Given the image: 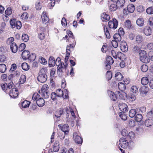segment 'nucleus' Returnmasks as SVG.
Returning a JSON list of instances; mask_svg holds the SVG:
<instances>
[{
    "instance_id": "1",
    "label": "nucleus",
    "mask_w": 153,
    "mask_h": 153,
    "mask_svg": "<svg viewBox=\"0 0 153 153\" xmlns=\"http://www.w3.org/2000/svg\"><path fill=\"white\" fill-rule=\"evenodd\" d=\"M47 69L42 68L39 71V75L37 77L38 80L41 83L45 82L47 79V76L46 74Z\"/></svg>"
},
{
    "instance_id": "2",
    "label": "nucleus",
    "mask_w": 153,
    "mask_h": 153,
    "mask_svg": "<svg viewBox=\"0 0 153 153\" xmlns=\"http://www.w3.org/2000/svg\"><path fill=\"white\" fill-rule=\"evenodd\" d=\"M140 60L143 62L147 63L150 61V56L148 55L146 51L144 50H141L139 53Z\"/></svg>"
},
{
    "instance_id": "3",
    "label": "nucleus",
    "mask_w": 153,
    "mask_h": 153,
    "mask_svg": "<svg viewBox=\"0 0 153 153\" xmlns=\"http://www.w3.org/2000/svg\"><path fill=\"white\" fill-rule=\"evenodd\" d=\"M69 110L68 108H66L65 111L66 112V121L68 123L71 121L70 119H75L76 116L74 111L72 110L71 108H70Z\"/></svg>"
},
{
    "instance_id": "4",
    "label": "nucleus",
    "mask_w": 153,
    "mask_h": 153,
    "mask_svg": "<svg viewBox=\"0 0 153 153\" xmlns=\"http://www.w3.org/2000/svg\"><path fill=\"white\" fill-rule=\"evenodd\" d=\"M10 22L12 28H16L17 29H19L21 27L22 24L20 21H16L15 19H11Z\"/></svg>"
},
{
    "instance_id": "5",
    "label": "nucleus",
    "mask_w": 153,
    "mask_h": 153,
    "mask_svg": "<svg viewBox=\"0 0 153 153\" xmlns=\"http://www.w3.org/2000/svg\"><path fill=\"white\" fill-rule=\"evenodd\" d=\"M113 38L114 39L112 41V44L114 47L117 48L118 45V42L121 40V37L119 34H115Z\"/></svg>"
},
{
    "instance_id": "6",
    "label": "nucleus",
    "mask_w": 153,
    "mask_h": 153,
    "mask_svg": "<svg viewBox=\"0 0 153 153\" xmlns=\"http://www.w3.org/2000/svg\"><path fill=\"white\" fill-rule=\"evenodd\" d=\"M64 115L63 109L62 108H60L57 110L54 114V118L56 122H58L60 120V117L62 114Z\"/></svg>"
},
{
    "instance_id": "7",
    "label": "nucleus",
    "mask_w": 153,
    "mask_h": 153,
    "mask_svg": "<svg viewBox=\"0 0 153 153\" xmlns=\"http://www.w3.org/2000/svg\"><path fill=\"white\" fill-rule=\"evenodd\" d=\"M108 25L110 29H115L117 27L118 25V22L114 18L112 20L109 21L108 22Z\"/></svg>"
},
{
    "instance_id": "8",
    "label": "nucleus",
    "mask_w": 153,
    "mask_h": 153,
    "mask_svg": "<svg viewBox=\"0 0 153 153\" xmlns=\"http://www.w3.org/2000/svg\"><path fill=\"white\" fill-rule=\"evenodd\" d=\"M119 147L123 149L126 148L128 145V141L124 138H121L119 140Z\"/></svg>"
},
{
    "instance_id": "9",
    "label": "nucleus",
    "mask_w": 153,
    "mask_h": 153,
    "mask_svg": "<svg viewBox=\"0 0 153 153\" xmlns=\"http://www.w3.org/2000/svg\"><path fill=\"white\" fill-rule=\"evenodd\" d=\"M108 93L111 99L114 101H116L117 99V94L119 96H120L121 94L120 92L119 91H117L116 92V94H115L113 92L110 91H108Z\"/></svg>"
},
{
    "instance_id": "10",
    "label": "nucleus",
    "mask_w": 153,
    "mask_h": 153,
    "mask_svg": "<svg viewBox=\"0 0 153 153\" xmlns=\"http://www.w3.org/2000/svg\"><path fill=\"white\" fill-rule=\"evenodd\" d=\"M59 127L62 131L64 132L65 134H67V133L69 132V128L68 124H66L64 125L60 124L59 125Z\"/></svg>"
},
{
    "instance_id": "11",
    "label": "nucleus",
    "mask_w": 153,
    "mask_h": 153,
    "mask_svg": "<svg viewBox=\"0 0 153 153\" xmlns=\"http://www.w3.org/2000/svg\"><path fill=\"white\" fill-rule=\"evenodd\" d=\"M73 138L76 143L79 144L82 143V139L76 132H75L73 134Z\"/></svg>"
},
{
    "instance_id": "12",
    "label": "nucleus",
    "mask_w": 153,
    "mask_h": 153,
    "mask_svg": "<svg viewBox=\"0 0 153 153\" xmlns=\"http://www.w3.org/2000/svg\"><path fill=\"white\" fill-rule=\"evenodd\" d=\"M58 91L59 92L58 94H56V93L53 92L51 94V99L54 100L56 99V97H61L63 96V91L60 89H59Z\"/></svg>"
},
{
    "instance_id": "13",
    "label": "nucleus",
    "mask_w": 153,
    "mask_h": 153,
    "mask_svg": "<svg viewBox=\"0 0 153 153\" xmlns=\"http://www.w3.org/2000/svg\"><path fill=\"white\" fill-rule=\"evenodd\" d=\"M18 91L17 89L13 88L10 91L9 95L11 98H16L18 95Z\"/></svg>"
},
{
    "instance_id": "14",
    "label": "nucleus",
    "mask_w": 153,
    "mask_h": 153,
    "mask_svg": "<svg viewBox=\"0 0 153 153\" xmlns=\"http://www.w3.org/2000/svg\"><path fill=\"white\" fill-rule=\"evenodd\" d=\"M120 110L123 113L126 112L128 111L127 105L125 103H120L119 105Z\"/></svg>"
},
{
    "instance_id": "15",
    "label": "nucleus",
    "mask_w": 153,
    "mask_h": 153,
    "mask_svg": "<svg viewBox=\"0 0 153 153\" xmlns=\"http://www.w3.org/2000/svg\"><path fill=\"white\" fill-rule=\"evenodd\" d=\"M120 48L121 51L123 52L127 51L128 47L127 44L125 41H122L120 43Z\"/></svg>"
},
{
    "instance_id": "16",
    "label": "nucleus",
    "mask_w": 153,
    "mask_h": 153,
    "mask_svg": "<svg viewBox=\"0 0 153 153\" xmlns=\"http://www.w3.org/2000/svg\"><path fill=\"white\" fill-rule=\"evenodd\" d=\"M149 88L146 86H143L140 89V94L142 96H145L148 92Z\"/></svg>"
},
{
    "instance_id": "17",
    "label": "nucleus",
    "mask_w": 153,
    "mask_h": 153,
    "mask_svg": "<svg viewBox=\"0 0 153 153\" xmlns=\"http://www.w3.org/2000/svg\"><path fill=\"white\" fill-rule=\"evenodd\" d=\"M10 48L11 51L13 53H16L18 50V46L16 43L13 42L10 45Z\"/></svg>"
},
{
    "instance_id": "18",
    "label": "nucleus",
    "mask_w": 153,
    "mask_h": 153,
    "mask_svg": "<svg viewBox=\"0 0 153 153\" xmlns=\"http://www.w3.org/2000/svg\"><path fill=\"white\" fill-rule=\"evenodd\" d=\"M46 13L45 12H44L42 13V16L41 17L42 20V22L44 24H46L48 22L49 19L46 15Z\"/></svg>"
},
{
    "instance_id": "19",
    "label": "nucleus",
    "mask_w": 153,
    "mask_h": 153,
    "mask_svg": "<svg viewBox=\"0 0 153 153\" xmlns=\"http://www.w3.org/2000/svg\"><path fill=\"white\" fill-rule=\"evenodd\" d=\"M153 124V120L152 119L148 118L145 121V125L146 126L149 127Z\"/></svg>"
},
{
    "instance_id": "20",
    "label": "nucleus",
    "mask_w": 153,
    "mask_h": 153,
    "mask_svg": "<svg viewBox=\"0 0 153 153\" xmlns=\"http://www.w3.org/2000/svg\"><path fill=\"white\" fill-rule=\"evenodd\" d=\"M144 33L147 36H150L152 33L151 28L150 27H147L145 28L144 30Z\"/></svg>"
},
{
    "instance_id": "21",
    "label": "nucleus",
    "mask_w": 153,
    "mask_h": 153,
    "mask_svg": "<svg viewBox=\"0 0 153 153\" xmlns=\"http://www.w3.org/2000/svg\"><path fill=\"white\" fill-rule=\"evenodd\" d=\"M125 0H117L116 2V4L118 8L123 7L125 5Z\"/></svg>"
},
{
    "instance_id": "22",
    "label": "nucleus",
    "mask_w": 153,
    "mask_h": 153,
    "mask_svg": "<svg viewBox=\"0 0 153 153\" xmlns=\"http://www.w3.org/2000/svg\"><path fill=\"white\" fill-rule=\"evenodd\" d=\"M101 19L103 22H107L110 19V16L105 13H103L101 15Z\"/></svg>"
},
{
    "instance_id": "23",
    "label": "nucleus",
    "mask_w": 153,
    "mask_h": 153,
    "mask_svg": "<svg viewBox=\"0 0 153 153\" xmlns=\"http://www.w3.org/2000/svg\"><path fill=\"white\" fill-rule=\"evenodd\" d=\"M56 60H55L53 57L51 56L49 58L48 64L50 67H53L56 65Z\"/></svg>"
},
{
    "instance_id": "24",
    "label": "nucleus",
    "mask_w": 153,
    "mask_h": 153,
    "mask_svg": "<svg viewBox=\"0 0 153 153\" xmlns=\"http://www.w3.org/2000/svg\"><path fill=\"white\" fill-rule=\"evenodd\" d=\"M36 103L39 106L42 107L45 105V101L43 98H39L36 101Z\"/></svg>"
},
{
    "instance_id": "25",
    "label": "nucleus",
    "mask_w": 153,
    "mask_h": 153,
    "mask_svg": "<svg viewBox=\"0 0 153 153\" xmlns=\"http://www.w3.org/2000/svg\"><path fill=\"white\" fill-rule=\"evenodd\" d=\"M29 52L26 50L24 51L22 53V56L23 59L26 60L29 58Z\"/></svg>"
},
{
    "instance_id": "26",
    "label": "nucleus",
    "mask_w": 153,
    "mask_h": 153,
    "mask_svg": "<svg viewBox=\"0 0 153 153\" xmlns=\"http://www.w3.org/2000/svg\"><path fill=\"white\" fill-rule=\"evenodd\" d=\"M127 9L129 12L132 13L135 10L134 6L133 4H129L127 6Z\"/></svg>"
},
{
    "instance_id": "27",
    "label": "nucleus",
    "mask_w": 153,
    "mask_h": 153,
    "mask_svg": "<svg viewBox=\"0 0 153 153\" xmlns=\"http://www.w3.org/2000/svg\"><path fill=\"white\" fill-rule=\"evenodd\" d=\"M136 23L139 27L143 26L144 24V21L143 18H139L136 21Z\"/></svg>"
},
{
    "instance_id": "28",
    "label": "nucleus",
    "mask_w": 153,
    "mask_h": 153,
    "mask_svg": "<svg viewBox=\"0 0 153 153\" xmlns=\"http://www.w3.org/2000/svg\"><path fill=\"white\" fill-rule=\"evenodd\" d=\"M137 113L136 109H132L129 111V115L131 117H133L135 116Z\"/></svg>"
},
{
    "instance_id": "29",
    "label": "nucleus",
    "mask_w": 153,
    "mask_h": 153,
    "mask_svg": "<svg viewBox=\"0 0 153 153\" xmlns=\"http://www.w3.org/2000/svg\"><path fill=\"white\" fill-rule=\"evenodd\" d=\"M118 86L119 89L121 91H123L126 89V86L125 84L122 82L118 83Z\"/></svg>"
},
{
    "instance_id": "30",
    "label": "nucleus",
    "mask_w": 153,
    "mask_h": 153,
    "mask_svg": "<svg viewBox=\"0 0 153 153\" xmlns=\"http://www.w3.org/2000/svg\"><path fill=\"white\" fill-rule=\"evenodd\" d=\"M115 77L116 79L119 81L122 80L123 77V75L120 72L117 73L115 74Z\"/></svg>"
},
{
    "instance_id": "31",
    "label": "nucleus",
    "mask_w": 153,
    "mask_h": 153,
    "mask_svg": "<svg viewBox=\"0 0 153 153\" xmlns=\"http://www.w3.org/2000/svg\"><path fill=\"white\" fill-rule=\"evenodd\" d=\"M142 115L137 113L135 117L134 120L136 121L139 122L142 120Z\"/></svg>"
},
{
    "instance_id": "32",
    "label": "nucleus",
    "mask_w": 153,
    "mask_h": 153,
    "mask_svg": "<svg viewBox=\"0 0 153 153\" xmlns=\"http://www.w3.org/2000/svg\"><path fill=\"white\" fill-rule=\"evenodd\" d=\"M48 88V86L47 84H44L42 85L41 90L39 91V93L44 92H45L47 91Z\"/></svg>"
},
{
    "instance_id": "33",
    "label": "nucleus",
    "mask_w": 153,
    "mask_h": 153,
    "mask_svg": "<svg viewBox=\"0 0 153 153\" xmlns=\"http://www.w3.org/2000/svg\"><path fill=\"white\" fill-rule=\"evenodd\" d=\"M103 28L104 29V31L105 32V34L106 37L108 39H109L110 38V33L108 30V28L107 27L104 25L103 27Z\"/></svg>"
},
{
    "instance_id": "34",
    "label": "nucleus",
    "mask_w": 153,
    "mask_h": 153,
    "mask_svg": "<svg viewBox=\"0 0 153 153\" xmlns=\"http://www.w3.org/2000/svg\"><path fill=\"white\" fill-rule=\"evenodd\" d=\"M26 80V76L23 74L21 76L19 80V84H22L24 83Z\"/></svg>"
},
{
    "instance_id": "35",
    "label": "nucleus",
    "mask_w": 153,
    "mask_h": 153,
    "mask_svg": "<svg viewBox=\"0 0 153 153\" xmlns=\"http://www.w3.org/2000/svg\"><path fill=\"white\" fill-rule=\"evenodd\" d=\"M149 82V79L146 77H143L141 80V84L144 85H146Z\"/></svg>"
},
{
    "instance_id": "36",
    "label": "nucleus",
    "mask_w": 153,
    "mask_h": 153,
    "mask_svg": "<svg viewBox=\"0 0 153 153\" xmlns=\"http://www.w3.org/2000/svg\"><path fill=\"white\" fill-rule=\"evenodd\" d=\"M21 66L22 69L25 71H27L29 69V65L25 62L23 63L21 65Z\"/></svg>"
},
{
    "instance_id": "37",
    "label": "nucleus",
    "mask_w": 153,
    "mask_h": 153,
    "mask_svg": "<svg viewBox=\"0 0 153 153\" xmlns=\"http://www.w3.org/2000/svg\"><path fill=\"white\" fill-rule=\"evenodd\" d=\"M7 69L6 66L4 64H0V72L4 73L5 72Z\"/></svg>"
},
{
    "instance_id": "38",
    "label": "nucleus",
    "mask_w": 153,
    "mask_h": 153,
    "mask_svg": "<svg viewBox=\"0 0 153 153\" xmlns=\"http://www.w3.org/2000/svg\"><path fill=\"white\" fill-rule=\"evenodd\" d=\"M30 102L27 100H25L22 102V107L24 108L28 107L30 105Z\"/></svg>"
},
{
    "instance_id": "39",
    "label": "nucleus",
    "mask_w": 153,
    "mask_h": 153,
    "mask_svg": "<svg viewBox=\"0 0 153 153\" xmlns=\"http://www.w3.org/2000/svg\"><path fill=\"white\" fill-rule=\"evenodd\" d=\"M39 94L41 95L42 97H44L45 99L48 98L50 94V93L48 91Z\"/></svg>"
},
{
    "instance_id": "40",
    "label": "nucleus",
    "mask_w": 153,
    "mask_h": 153,
    "mask_svg": "<svg viewBox=\"0 0 153 153\" xmlns=\"http://www.w3.org/2000/svg\"><path fill=\"white\" fill-rule=\"evenodd\" d=\"M140 47L137 46H134L133 49V52L134 53H137L140 52Z\"/></svg>"
},
{
    "instance_id": "41",
    "label": "nucleus",
    "mask_w": 153,
    "mask_h": 153,
    "mask_svg": "<svg viewBox=\"0 0 153 153\" xmlns=\"http://www.w3.org/2000/svg\"><path fill=\"white\" fill-rule=\"evenodd\" d=\"M29 58L28 59L30 61V62L34 61L36 57V54L35 53H32L31 54L29 55Z\"/></svg>"
},
{
    "instance_id": "42",
    "label": "nucleus",
    "mask_w": 153,
    "mask_h": 153,
    "mask_svg": "<svg viewBox=\"0 0 153 153\" xmlns=\"http://www.w3.org/2000/svg\"><path fill=\"white\" fill-rule=\"evenodd\" d=\"M56 65L57 66H59L61 65H64V63L63 62H62L61 59L60 58L58 57L55 61Z\"/></svg>"
},
{
    "instance_id": "43",
    "label": "nucleus",
    "mask_w": 153,
    "mask_h": 153,
    "mask_svg": "<svg viewBox=\"0 0 153 153\" xmlns=\"http://www.w3.org/2000/svg\"><path fill=\"white\" fill-rule=\"evenodd\" d=\"M63 65H60L59 66H57V71L58 74H61L62 73L64 72L63 71Z\"/></svg>"
},
{
    "instance_id": "44",
    "label": "nucleus",
    "mask_w": 153,
    "mask_h": 153,
    "mask_svg": "<svg viewBox=\"0 0 153 153\" xmlns=\"http://www.w3.org/2000/svg\"><path fill=\"white\" fill-rule=\"evenodd\" d=\"M113 59L111 56H108L107 57L106 64L107 63L112 64L113 63Z\"/></svg>"
},
{
    "instance_id": "45",
    "label": "nucleus",
    "mask_w": 153,
    "mask_h": 153,
    "mask_svg": "<svg viewBox=\"0 0 153 153\" xmlns=\"http://www.w3.org/2000/svg\"><path fill=\"white\" fill-rule=\"evenodd\" d=\"M131 27V22L129 20H127L124 25V27L126 29H130Z\"/></svg>"
},
{
    "instance_id": "46",
    "label": "nucleus",
    "mask_w": 153,
    "mask_h": 153,
    "mask_svg": "<svg viewBox=\"0 0 153 153\" xmlns=\"http://www.w3.org/2000/svg\"><path fill=\"white\" fill-rule=\"evenodd\" d=\"M131 91L134 94L137 93L138 92V89L136 86L133 85L131 87Z\"/></svg>"
},
{
    "instance_id": "47",
    "label": "nucleus",
    "mask_w": 153,
    "mask_h": 153,
    "mask_svg": "<svg viewBox=\"0 0 153 153\" xmlns=\"http://www.w3.org/2000/svg\"><path fill=\"white\" fill-rule=\"evenodd\" d=\"M117 8L118 7H117L116 4H111L109 7V9L111 11H115Z\"/></svg>"
},
{
    "instance_id": "48",
    "label": "nucleus",
    "mask_w": 153,
    "mask_h": 153,
    "mask_svg": "<svg viewBox=\"0 0 153 153\" xmlns=\"http://www.w3.org/2000/svg\"><path fill=\"white\" fill-rule=\"evenodd\" d=\"M146 12L149 14H153V7L152 6L148 7L146 10Z\"/></svg>"
},
{
    "instance_id": "49",
    "label": "nucleus",
    "mask_w": 153,
    "mask_h": 153,
    "mask_svg": "<svg viewBox=\"0 0 153 153\" xmlns=\"http://www.w3.org/2000/svg\"><path fill=\"white\" fill-rule=\"evenodd\" d=\"M25 43H21L18 48V50L19 51H22L25 48Z\"/></svg>"
},
{
    "instance_id": "50",
    "label": "nucleus",
    "mask_w": 153,
    "mask_h": 153,
    "mask_svg": "<svg viewBox=\"0 0 153 153\" xmlns=\"http://www.w3.org/2000/svg\"><path fill=\"white\" fill-rule=\"evenodd\" d=\"M22 39L25 42H27L28 40V35L25 34H23L22 35Z\"/></svg>"
},
{
    "instance_id": "51",
    "label": "nucleus",
    "mask_w": 153,
    "mask_h": 153,
    "mask_svg": "<svg viewBox=\"0 0 153 153\" xmlns=\"http://www.w3.org/2000/svg\"><path fill=\"white\" fill-rule=\"evenodd\" d=\"M141 69L143 72H146L148 70V67L146 65L144 64L141 66Z\"/></svg>"
},
{
    "instance_id": "52",
    "label": "nucleus",
    "mask_w": 153,
    "mask_h": 153,
    "mask_svg": "<svg viewBox=\"0 0 153 153\" xmlns=\"http://www.w3.org/2000/svg\"><path fill=\"white\" fill-rule=\"evenodd\" d=\"M136 41L137 43H140L143 40L142 37L140 35L137 36L136 37Z\"/></svg>"
},
{
    "instance_id": "53",
    "label": "nucleus",
    "mask_w": 153,
    "mask_h": 153,
    "mask_svg": "<svg viewBox=\"0 0 153 153\" xmlns=\"http://www.w3.org/2000/svg\"><path fill=\"white\" fill-rule=\"evenodd\" d=\"M106 76L108 80L111 79L112 77V74L111 72L110 71H108L106 73Z\"/></svg>"
},
{
    "instance_id": "54",
    "label": "nucleus",
    "mask_w": 153,
    "mask_h": 153,
    "mask_svg": "<svg viewBox=\"0 0 153 153\" xmlns=\"http://www.w3.org/2000/svg\"><path fill=\"white\" fill-rule=\"evenodd\" d=\"M39 61L42 64L45 65L47 63V61L44 58L40 56L39 58Z\"/></svg>"
},
{
    "instance_id": "55",
    "label": "nucleus",
    "mask_w": 153,
    "mask_h": 153,
    "mask_svg": "<svg viewBox=\"0 0 153 153\" xmlns=\"http://www.w3.org/2000/svg\"><path fill=\"white\" fill-rule=\"evenodd\" d=\"M123 113H122L119 115L120 117L122 119L124 120H126L127 119V116L126 115Z\"/></svg>"
},
{
    "instance_id": "56",
    "label": "nucleus",
    "mask_w": 153,
    "mask_h": 153,
    "mask_svg": "<svg viewBox=\"0 0 153 153\" xmlns=\"http://www.w3.org/2000/svg\"><path fill=\"white\" fill-rule=\"evenodd\" d=\"M6 14L10 15L12 13L11 9L10 7H8L5 12Z\"/></svg>"
},
{
    "instance_id": "57",
    "label": "nucleus",
    "mask_w": 153,
    "mask_h": 153,
    "mask_svg": "<svg viewBox=\"0 0 153 153\" xmlns=\"http://www.w3.org/2000/svg\"><path fill=\"white\" fill-rule=\"evenodd\" d=\"M148 24L150 27H153V17H151L149 18Z\"/></svg>"
},
{
    "instance_id": "58",
    "label": "nucleus",
    "mask_w": 153,
    "mask_h": 153,
    "mask_svg": "<svg viewBox=\"0 0 153 153\" xmlns=\"http://www.w3.org/2000/svg\"><path fill=\"white\" fill-rule=\"evenodd\" d=\"M36 8L38 10H40L42 8V4L39 2H36Z\"/></svg>"
},
{
    "instance_id": "59",
    "label": "nucleus",
    "mask_w": 153,
    "mask_h": 153,
    "mask_svg": "<svg viewBox=\"0 0 153 153\" xmlns=\"http://www.w3.org/2000/svg\"><path fill=\"white\" fill-rule=\"evenodd\" d=\"M6 60V57L4 55H0V62H3Z\"/></svg>"
},
{
    "instance_id": "60",
    "label": "nucleus",
    "mask_w": 153,
    "mask_h": 153,
    "mask_svg": "<svg viewBox=\"0 0 153 153\" xmlns=\"http://www.w3.org/2000/svg\"><path fill=\"white\" fill-rule=\"evenodd\" d=\"M148 118H152L153 117V110H152L149 112L147 115Z\"/></svg>"
},
{
    "instance_id": "61",
    "label": "nucleus",
    "mask_w": 153,
    "mask_h": 153,
    "mask_svg": "<svg viewBox=\"0 0 153 153\" xmlns=\"http://www.w3.org/2000/svg\"><path fill=\"white\" fill-rule=\"evenodd\" d=\"M137 10L138 12L141 13L145 9L142 6L140 5L137 7Z\"/></svg>"
},
{
    "instance_id": "62",
    "label": "nucleus",
    "mask_w": 153,
    "mask_h": 153,
    "mask_svg": "<svg viewBox=\"0 0 153 153\" xmlns=\"http://www.w3.org/2000/svg\"><path fill=\"white\" fill-rule=\"evenodd\" d=\"M28 17V14L27 13H24L22 15L21 17L24 20L27 19Z\"/></svg>"
},
{
    "instance_id": "63",
    "label": "nucleus",
    "mask_w": 153,
    "mask_h": 153,
    "mask_svg": "<svg viewBox=\"0 0 153 153\" xmlns=\"http://www.w3.org/2000/svg\"><path fill=\"white\" fill-rule=\"evenodd\" d=\"M118 33L116 34H119L120 36L123 35L124 34V32L123 31V29L122 28H120L118 31Z\"/></svg>"
},
{
    "instance_id": "64",
    "label": "nucleus",
    "mask_w": 153,
    "mask_h": 153,
    "mask_svg": "<svg viewBox=\"0 0 153 153\" xmlns=\"http://www.w3.org/2000/svg\"><path fill=\"white\" fill-rule=\"evenodd\" d=\"M16 68V65L15 64H12L11 65V68L9 71L10 72H12L14 71Z\"/></svg>"
}]
</instances>
